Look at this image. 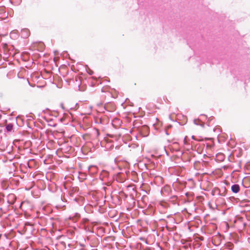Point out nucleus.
Segmentation results:
<instances>
[{
  "mask_svg": "<svg viewBox=\"0 0 250 250\" xmlns=\"http://www.w3.org/2000/svg\"><path fill=\"white\" fill-rule=\"evenodd\" d=\"M231 190L233 192L235 193H237L239 192V190H240V187H239V186L238 185H237V184H235V185H233L231 186Z\"/></svg>",
  "mask_w": 250,
  "mask_h": 250,
  "instance_id": "nucleus-1",
  "label": "nucleus"
},
{
  "mask_svg": "<svg viewBox=\"0 0 250 250\" xmlns=\"http://www.w3.org/2000/svg\"><path fill=\"white\" fill-rule=\"evenodd\" d=\"M6 128L7 131H10L13 129V125L11 124H9L6 125Z\"/></svg>",
  "mask_w": 250,
  "mask_h": 250,
  "instance_id": "nucleus-2",
  "label": "nucleus"
},
{
  "mask_svg": "<svg viewBox=\"0 0 250 250\" xmlns=\"http://www.w3.org/2000/svg\"><path fill=\"white\" fill-rule=\"evenodd\" d=\"M96 132H97V136H98L99 135V134H100L99 130L98 129H96Z\"/></svg>",
  "mask_w": 250,
  "mask_h": 250,
  "instance_id": "nucleus-3",
  "label": "nucleus"
},
{
  "mask_svg": "<svg viewBox=\"0 0 250 250\" xmlns=\"http://www.w3.org/2000/svg\"><path fill=\"white\" fill-rule=\"evenodd\" d=\"M23 31H25V32H26L27 31L26 30H23Z\"/></svg>",
  "mask_w": 250,
  "mask_h": 250,
  "instance_id": "nucleus-4",
  "label": "nucleus"
}]
</instances>
